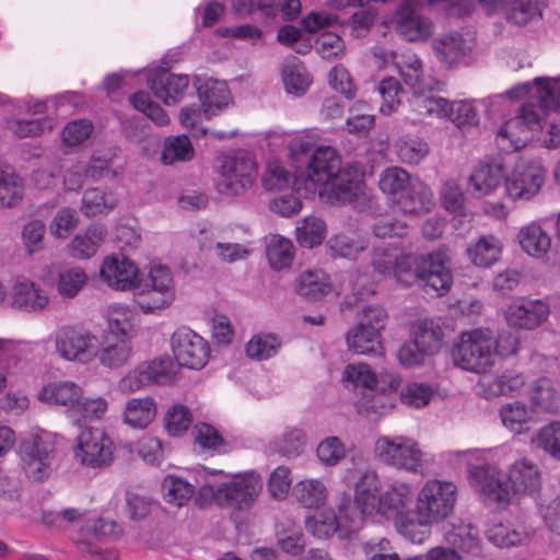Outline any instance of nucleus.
<instances>
[{
    "instance_id": "obj_56",
    "label": "nucleus",
    "mask_w": 560,
    "mask_h": 560,
    "mask_svg": "<svg viewBox=\"0 0 560 560\" xmlns=\"http://www.w3.org/2000/svg\"><path fill=\"white\" fill-rule=\"evenodd\" d=\"M376 90L383 100L381 113L389 115L395 112L400 105L404 93L400 82L394 77H388L378 83Z\"/></svg>"
},
{
    "instance_id": "obj_34",
    "label": "nucleus",
    "mask_w": 560,
    "mask_h": 560,
    "mask_svg": "<svg viewBox=\"0 0 560 560\" xmlns=\"http://www.w3.org/2000/svg\"><path fill=\"white\" fill-rule=\"evenodd\" d=\"M281 77L285 91L295 95L304 94L312 82L304 63L295 56L283 61Z\"/></svg>"
},
{
    "instance_id": "obj_9",
    "label": "nucleus",
    "mask_w": 560,
    "mask_h": 560,
    "mask_svg": "<svg viewBox=\"0 0 560 560\" xmlns=\"http://www.w3.org/2000/svg\"><path fill=\"white\" fill-rule=\"evenodd\" d=\"M133 290H137L135 301L144 313L167 307L175 296L171 269L161 264L151 265L147 279Z\"/></svg>"
},
{
    "instance_id": "obj_25",
    "label": "nucleus",
    "mask_w": 560,
    "mask_h": 560,
    "mask_svg": "<svg viewBox=\"0 0 560 560\" xmlns=\"http://www.w3.org/2000/svg\"><path fill=\"white\" fill-rule=\"evenodd\" d=\"M380 481L377 474L372 469L364 470L354 488V510L357 513H351L354 518H362L365 515H371L373 511L378 508V493Z\"/></svg>"
},
{
    "instance_id": "obj_39",
    "label": "nucleus",
    "mask_w": 560,
    "mask_h": 560,
    "mask_svg": "<svg viewBox=\"0 0 560 560\" xmlns=\"http://www.w3.org/2000/svg\"><path fill=\"white\" fill-rule=\"evenodd\" d=\"M445 541L453 549H457L462 556L478 555L480 551L478 534L471 525L453 526L445 533Z\"/></svg>"
},
{
    "instance_id": "obj_36",
    "label": "nucleus",
    "mask_w": 560,
    "mask_h": 560,
    "mask_svg": "<svg viewBox=\"0 0 560 560\" xmlns=\"http://www.w3.org/2000/svg\"><path fill=\"white\" fill-rule=\"evenodd\" d=\"M24 185L22 178L9 165H0V207L14 208L22 201Z\"/></svg>"
},
{
    "instance_id": "obj_45",
    "label": "nucleus",
    "mask_w": 560,
    "mask_h": 560,
    "mask_svg": "<svg viewBox=\"0 0 560 560\" xmlns=\"http://www.w3.org/2000/svg\"><path fill=\"white\" fill-rule=\"evenodd\" d=\"M505 177L500 164H486L470 175L469 183L475 191L487 195L495 189Z\"/></svg>"
},
{
    "instance_id": "obj_55",
    "label": "nucleus",
    "mask_w": 560,
    "mask_h": 560,
    "mask_svg": "<svg viewBox=\"0 0 560 560\" xmlns=\"http://www.w3.org/2000/svg\"><path fill=\"white\" fill-rule=\"evenodd\" d=\"M536 447L560 460V421H551L541 427L533 439Z\"/></svg>"
},
{
    "instance_id": "obj_8",
    "label": "nucleus",
    "mask_w": 560,
    "mask_h": 560,
    "mask_svg": "<svg viewBox=\"0 0 560 560\" xmlns=\"http://www.w3.org/2000/svg\"><path fill=\"white\" fill-rule=\"evenodd\" d=\"M257 178V164L253 156L238 151L225 155L218 167L215 187L221 195L240 196L249 189Z\"/></svg>"
},
{
    "instance_id": "obj_42",
    "label": "nucleus",
    "mask_w": 560,
    "mask_h": 560,
    "mask_svg": "<svg viewBox=\"0 0 560 560\" xmlns=\"http://www.w3.org/2000/svg\"><path fill=\"white\" fill-rule=\"evenodd\" d=\"M88 281V275L80 267L58 269L55 285L58 294L63 299H73Z\"/></svg>"
},
{
    "instance_id": "obj_6",
    "label": "nucleus",
    "mask_w": 560,
    "mask_h": 560,
    "mask_svg": "<svg viewBox=\"0 0 560 560\" xmlns=\"http://www.w3.org/2000/svg\"><path fill=\"white\" fill-rule=\"evenodd\" d=\"M452 358L463 370L486 373L494 363V335L489 328L462 332L452 349Z\"/></svg>"
},
{
    "instance_id": "obj_49",
    "label": "nucleus",
    "mask_w": 560,
    "mask_h": 560,
    "mask_svg": "<svg viewBox=\"0 0 560 560\" xmlns=\"http://www.w3.org/2000/svg\"><path fill=\"white\" fill-rule=\"evenodd\" d=\"M267 258L273 270L289 268L294 257V246L288 238L273 236L267 245Z\"/></svg>"
},
{
    "instance_id": "obj_31",
    "label": "nucleus",
    "mask_w": 560,
    "mask_h": 560,
    "mask_svg": "<svg viewBox=\"0 0 560 560\" xmlns=\"http://www.w3.org/2000/svg\"><path fill=\"white\" fill-rule=\"evenodd\" d=\"M443 329L433 319H418L411 325V339H413L423 352L433 355L443 342Z\"/></svg>"
},
{
    "instance_id": "obj_59",
    "label": "nucleus",
    "mask_w": 560,
    "mask_h": 560,
    "mask_svg": "<svg viewBox=\"0 0 560 560\" xmlns=\"http://www.w3.org/2000/svg\"><path fill=\"white\" fill-rule=\"evenodd\" d=\"M195 442L202 448L226 453L229 445L215 428L207 423H198L192 429Z\"/></svg>"
},
{
    "instance_id": "obj_16",
    "label": "nucleus",
    "mask_w": 560,
    "mask_h": 560,
    "mask_svg": "<svg viewBox=\"0 0 560 560\" xmlns=\"http://www.w3.org/2000/svg\"><path fill=\"white\" fill-rule=\"evenodd\" d=\"M468 477L472 487L483 495L485 501L502 509L512 502L510 489L501 479L495 466H474L469 469Z\"/></svg>"
},
{
    "instance_id": "obj_10",
    "label": "nucleus",
    "mask_w": 560,
    "mask_h": 560,
    "mask_svg": "<svg viewBox=\"0 0 560 560\" xmlns=\"http://www.w3.org/2000/svg\"><path fill=\"white\" fill-rule=\"evenodd\" d=\"M114 442L102 428L86 427L75 439L74 457L83 466L104 468L114 460Z\"/></svg>"
},
{
    "instance_id": "obj_32",
    "label": "nucleus",
    "mask_w": 560,
    "mask_h": 560,
    "mask_svg": "<svg viewBox=\"0 0 560 560\" xmlns=\"http://www.w3.org/2000/svg\"><path fill=\"white\" fill-rule=\"evenodd\" d=\"M517 238L522 249L535 258L545 257L551 247L550 235L535 222L522 228Z\"/></svg>"
},
{
    "instance_id": "obj_57",
    "label": "nucleus",
    "mask_w": 560,
    "mask_h": 560,
    "mask_svg": "<svg viewBox=\"0 0 560 560\" xmlns=\"http://www.w3.org/2000/svg\"><path fill=\"white\" fill-rule=\"evenodd\" d=\"M325 238V223L323 220L311 217L303 220L296 228V240L303 247L312 248L319 245Z\"/></svg>"
},
{
    "instance_id": "obj_2",
    "label": "nucleus",
    "mask_w": 560,
    "mask_h": 560,
    "mask_svg": "<svg viewBox=\"0 0 560 560\" xmlns=\"http://www.w3.org/2000/svg\"><path fill=\"white\" fill-rule=\"evenodd\" d=\"M535 93L523 104L515 117L509 119L498 131V138L508 139L514 150L523 148L541 129V118L548 110L560 107V93L545 79L536 78Z\"/></svg>"
},
{
    "instance_id": "obj_20",
    "label": "nucleus",
    "mask_w": 560,
    "mask_h": 560,
    "mask_svg": "<svg viewBox=\"0 0 560 560\" xmlns=\"http://www.w3.org/2000/svg\"><path fill=\"white\" fill-rule=\"evenodd\" d=\"M148 85L165 105H175L184 97L189 86V77L159 68L149 74Z\"/></svg>"
},
{
    "instance_id": "obj_37",
    "label": "nucleus",
    "mask_w": 560,
    "mask_h": 560,
    "mask_svg": "<svg viewBox=\"0 0 560 560\" xmlns=\"http://www.w3.org/2000/svg\"><path fill=\"white\" fill-rule=\"evenodd\" d=\"M156 416V405L154 400L147 396L142 398H131L127 401L124 420L132 428H147Z\"/></svg>"
},
{
    "instance_id": "obj_15",
    "label": "nucleus",
    "mask_w": 560,
    "mask_h": 560,
    "mask_svg": "<svg viewBox=\"0 0 560 560\" xmlns=\"http://www.w3.org/2000/svg\"><path fill=\"white\" fill-rule=\"evenodd\" d=\"M546 178V170L539 161L516 164L505 177V191L512 200H529L535 197Z\"/></svg>"
},
{
    "instance_id": "obj_51",
    "label": "nucleus",
    "mask_w": 560,
    "mask_h": 560,
    "mask_svg": "<svg viewBox=\"0 0 560 560\" xmlns=\"http://www.w3.org/2000/svg\"><path fill=\"white\" fill-rule=\"evenodd\" d=\"M411 110L418 118H444L446 109L451 108L448 100L441 96L413 95L410 100Z\"/></svg>"
},
{
    "instance_id": "obj_64",
    "label": "nucleus",
    "mask_w": 560,
    "mask_h": 560,
    "mask_svg": "<svg viewBox=\"0 0 560 560\" xmlns=\"http://www.w3.org/2000/svg\"><path fill=\"white\" fill-rule=\"evenodd\" d=\"M261 182L266 190L280 191L290 187L291 175L279 162H269Z\"/></svg>"
},
{
    "instance_id": "obj_58",
    "label": "nucleus",
    "mask_w": 560,
    "mask_h": 560,
    "mask_svg": "<svg viewBox=\"0 0 560 560\" xmlns=\"http://www.w3.org/2000/svg\"><path fill=\"white\" fill-rule=\"evenodd\" d=\"M152 384L166 385L174 382L179 365L171 357L153 360L144 365Z\"/></svg>"
},
{
    "instance_id": "obj_33",
    "label": "nucleus",
    "mask_w": 560,
    "mask_h": 560,
    "mask_svg": "<svg viewBox=\"0 0 560 560\" xmlns=\"http://www.w3.org/2000/svg\"><path fill=\"white\" fill-rule=\"evenodd\" d=\"M502 252V244L493 235H482L475 243L470 244L466 253L470 261L478 267L489 268L495 264Z\"/></svg>"
},
{
    "instance_id": "obj_60",
    "label": "nucleus",
    "mask_w": 560,
    "mask_h": 560,
    "mask_svg": "<svg viewBox=\"0 0 560 560\" xmlns=\"http://www.w3.org/2000/svg\"><path fill=\"white\" fill-rule=\"evenodd\" d=\"M342 380L351 383L354 387L377 389V378L368 364H349L346 366Z\"/></svg>"
},
{
    "instance_id": "obj_12",
    "label": "nucleus",
    "mask_w": 560,
    "mask_h": 560,
    "mask_svg": "<svg viewBox=\"0 0 560 560\" xmlns=\"http://www.w3.org/2000/svg\"><path fill=\"white\" fill-rule=\"evenodd\" d=\"M57 353L68 360L89 362L97 353V338L88 329L66 325L57 329L55 336Z\"/></svg>"
},
{
    "instance_id": "obj_14",
    "label": "nucleus",
    "mask_w": 560,
    "mask_h": 560,
    "mask_svg": "<svg viewBox=\"0 0 560 560\" xmlns=\"http://www.w3.org/2000/svg\"><path fill=\"white\" fill-rule=\"evenodd\" d=\"M174 359L179 366L199 370L210 358L209 342L194 330L178 328L171 338Z\"/></svg>"
},
{
    "instance_id": "obj_11",
    "label": "nucleus",
    "mask_w": 560,
    "mask_h": 560,
    "mask_svg": "<svg viewBox=\"0 0 560 560\" xmlns=\"http://www.w3.org/2000/svg\"><path fill=\"white\" fill-rule=\"evenodd\" d=\"M374 452L376 457L388 466L412 472L422 469V452L418 444L410 439L382 436L377 439Z\"/></svg>"
},
{
    "instance_id": "obj_35",
    "label": "nucleus",
    "mask_w": 560,
    "mask_h": 560,
    "mask_svg": "<svg viewBox=\"0 0 560 560\" xmlns=\"http://www.w3.org/2000/svg\"><path fill=\"white\" fill-rule=\"evenodd\" d=\"M106 230L103 225H91L84 234L75 235L69 244L70 255L77 259H88L95 255L103 244Z\"/></svg>"
},
{
    "instance_id": "obj_46",
    "label": "nucleus",
    "mask_w": 560,
    "mask_h": 560,
    "mask_svg": "<svg viewBox=\"0 0 560 560\" xmlns=\"http://www.w3.org/2000/svg\"><path fill=\"white\" fill-rule=\"evenodd\" d=\"M545 7V0H511L508 20L515 25L524 26L540 19Z\"/></svg>"
},
{
    "instance_id": "obj_62",
    "label": "nucleus",
    "mask_w": 560,
    "mask_h": 560,
    "mask_svg": "<svg viewBox=\"0 0 560 560\" xmlns=\"http://www.w3.org/2000/svg\"><path fill=\"white\" fill-rule=\"evenodd\" d=\"M399 74L404 82L413 88L421 89L423 84V66L417 55L404 57L402 61L397 62Z\"/></svg>"
},
{
    "instance_id": "obj_47",
    "label": "nucleus",
    "mask_w": 560,
    "mask_h": 560,
    "mask_svg": "<svg viewBox=\"0 0 560 560\" xmlns=\"http://www.w3.org/2000/svg\"><path fill=\"white\" fill-rule=\"evenodd\" d=\"M293 494L307 509H317L325 504L327 490L319 480H303L295 485Z\"/></svg>"
},
{
    "instance_id": "obj_63",
    "label": "nucleus",
    "mask_w": 560,
    "mask_h": 560,
    "mask_svg": "<svg viewBox=\"0 0 560 560\" xmlns=\"http://www.w3.org/2000/svg\"><path fill=\"white\" fill-rule=\"evenodd\" d=\"M165 429L171 435H180L192 422L190 410L183 405L173 406L164 418Z\"/></svg>"
},
{
    "instance_id": "obj_5",
    "label": "nucleus",
    "mask_w": 560,
    "mask_h": 560,
    "mask_svg": "<svg viewBox=\"0 0 560 560\" xmlns=\"http://www.w3.org/2000/svg\"><path fill=\"white\" fill-rule=\"evenodd\" d=\"M415 492L408 483L395 481L378 497V511L394 522L397 532L412 544H421L416 530Z\"/></svg>"
},
{
    "instance_id": "obj_27",
    "label": "nucleus",
    "mask_w": 560,
    "mask_h": 560,
    "mask_svg": "<svg viewBox=\"0 0 560 560\" xmlns=\"http://www.w3.org/2000/svg\"><path fill=\"white\" fill-rule=\"evenodd\" d=\"M82 388L70 381L49 383L42 388L38 398L51 405H59L69 408L72 412L82 398Z\"/></svg>"
},
{
    "instance_id": "obj_4",
    "label": "nucleus",
    "mask_w": 560,
    "mask_h": 560,
    "mask_svg": "<svg viewBox=\"0 0 560 560\" xmlns=\"http://www.w3.org/2000/svg\"><path fill=\"white\" fill-rule=\"evenodd\" d=\"M456 501V486L439 480L428 481L416 501V530L422 534L421 544L429 537L430 525L447 517Z\"/></svg>"
},
{
    "instance_id": "obj_22",
    "label": "nucleus",
    "mask_w": 560,
    "mask_h": 560,
    "mask_svg": "<svg viewBox=\"0 0 560 560\" xmlns=\"http://www.w3.org/2000/svg\"><path fill=\"white\" fill-rule=\"evenodd\" d=\"M341 156L330 145L315 148L307 164L306 178L313 184L323 185L343 168Z\"/></svg>"
},
{
    "instance_id": "obj_43",
    "label": "nucleus",
    "mask_w": 560,
    "mask_h": 560,
    "mask_svg": "<svg viewBox=\"0 0 560 560\" xmlns=\"http://www.w3.org/2000/svg\"><path fill=\"white\" fill-rule=\"evenodd\" d=\"M195 156V150L188 136H168L164 140L161 161L172 165L176 162H187Z\"/></svg>"
},
{
    "instance_id": "obj_53",
    "label": "nucleus",
    "mask_w": 560,
    "mask_h": 560,
    "mask_svg": "<svg viewBox=\"0 0 560 560\" xmlns=\"http://www.w3.org/2000/svg\"><path fill=\"white\" fill-rule=\"evenodd\" d=\"M281 341L273 334H258L246 343L245 351L248 358L262 361L273 357L280 349Z\"/></svg>"
},
{
    "instance_id": "obj_13",
    "label": "nucleus",
    "mask_w": 560,
    "mask_h": 560,
    "mask_svg": "<svg viewBox=\"0 0 560 560\" xmlns=\"http://www.w3.org/2000/svg\"><path fill=\"white\" fill-rule=\"evenodd\" d=\"M364 173L357 162L347 163L331 179L324 183L320 195L332 206L352 203L363 195Z\"/></svg>"
},
{
    "instance_id": "obj_54",
    "label": "nucleus",
    "mask_w": 560,
    "mask_h": 560,
    "mask_svg": "<svg viewBox=\"0 0 560 560\" xmlns=\"http://www.w3.org/2000/svg\"><path fill=\"white\" fill-rule=\"evenodd\" d=\"M329 249L334 256L355 259L357 256L366 249V242L360 236L338 234L328 242Z\"/></svg>"
},
{
    "instance_id": "obj_29",
    "label": "nucleus",
    "mask_w": 560,
    "mask_h": 560,
    "mask_svg": "<svg viewBox=\"0 0 560 560\" xmlns=\"http://www.w3.org/2000/svg\"><path fill=\"white\" fill-rule=\"evenodd\" d=\"M332 290L329 277L323 271L307 270L295 280V292L308 302L320 301Z\"/></svg>"
},
{
    "instance_id": "obj_3",
    "label": "nucleus",
    "mask_w": 560,
    "mask_h": 560,
    "mask_svg": "<svg viewBox=\"0 0 560 560\" xmlns=\"http://www.w3.org/2000/svg\"><path fill=\"white\" fill-rule=\"evenodd\" d=\"M262 489V482L254 472L237 474L218 486L203 485L200 498H209L221 509L230 510V518L238 524L253 508Z\"/></svg>"
},
{
    "instance_id": "obj_18",
    "label": "nucleus",
    "mask_w": 560,
    "mask_h": 560,
    "mask_svg": "<svg viewBox=\"0 0 560 560\" xmlns=\"http://www.w3.org/2000/svg\"><path fill=\"white\" fill-rule=\"evenodd\" d=\"M432 50L438 61L446 69L466 63L474 49V43L458 32H450L432 39Z\"/></svg>"
},
{
    "instance_id": "obj_1",
    "label": "nucleus",
    "mask_w": 560,
    "mask_h": 560,
    "mask_svg": "<svg viewBox=\"0 0 560 560\" xmlns=\"http://www.w3.org/2000/svg\"><path fill=\"white\" fill-rule=\"evenodd\" d=\"M450 257L444 248L427 255L407 254L395 260L394 277L405 287L419 284L429 293L443 295L453 283Z\"/></svg>"
},
{
    "instance_id": "obj_50",
    "label": "nucleus",
    "mask_w": 560,
    "mask_h": 560,
    "mask_svg": "<svg viewBox=\"0 0 560 560\" xmlns=\"http://www.w3.org/2000/svg\"><path fill=\"white\" fill-rule=\"evenodd\" d=\"M411 184L409 174L397 166L388 167L383 171L378 180L380 189L384 194L392 196L394 201H396L397 197L409 188Z\"/></svg>"
},
{
    "instance_id": "obj_28",
    "label": "nucleus",
    "mask_w": 560,
    "mask_h": 560,
    "mask_svg": "<svg viewBox=\"0 0 560 560\" xmlns=\"http://www.w3.org/2000/svg\"><path fill=\"white\" fill-rule=\"evenodd\" d=\"M394 202L401 212L415 215L428 213L434 206L432 192L421 183L411 184Z\"/></svg>"
},
{
    "instance_id": "obj_61",
    "label": "nucleus",
    "mask_w": 560,
    "mask_h": 560,
    "mask_svg": "<svg viewBox=\"0 0 560 560\" xmlns=\"http://www.w3.org/2000/svg\"><path fill=\"white\" fill-rule=\"evenodd\" d=\"M316 453L324 465L335 466L346 457V446L338 436H328L318 444Z\"/></svg>"
},
{
    "instance_id": "obj_44",
    "label": "nucleus",
    "mask_w": 560,
    "mask_h": 560,
    "mask_svg": "<svg viewBox=\"0 0 560 560\" xmlns=\"http://www.w3.org/2000/svg\"><path fill=\"white\" fill-rule=\"evenodd\" d=\"M529 398L535 406L545 411L553 413L560 410V396L547 377H540L533 384Z\"/></svg>"
},
{
    "instance_id": "obj_38",
    "label": "nucleus",
    "mask_w": 560,
    "mask_h": 560,
    "mask_svg": "<svg viewBox=\"0 0 560 560\" xmlns=\"http://www.w3.org/2000/svg\"><path fill=\"white\" fill-rule=\"evenodd\" d=\"M499 415L503 425L516 434L527 431L534 419V411L521 401L502 405Z\"/></svg>"
},
{
    "instance_id": "obj_30",
    "label": "nucleus",
    "mask_w": 560,
    "mask_h": 560,
    "mask_svg": "<svg viewBox=\"0 0 560 560\" xmlns=\"http://www.w3.org/2000/svg\"><path fill=\"white\" fill-rule=\"evenodd\" d=\"M339 516L332 510H325L318 515L307 517L305 526L307 532L313 536L324 539L334 535L340 525V520L346 518L350 523H354V516L348 514V508L346 505L339 506Z\"/></svg>"
},
{
    "instance_id": "obj_41",
    "label": "nucleus",
    "mask_w": 560,
    "mask_h": 560,
    "mask_svg": "<svg viewBox=\"0 0 560 560\" xmlns=\"http://www.w3.org/2000/svg\"><path fill=\"white\" fill-rule=\"evenodd\" d=\"M348 348L358 354H381V334H375L355 325L347 334Z\"/></svg>"
},
{
    "instance_id": "obj_24",
    "label": "nucleus",
    "mask_w": 560,
    "mask_h": 560,
    "mask_svg": "<svg viewBox=\"0 0 560 560\" xmlns=\"http://www.w3.org/2000/svg\"><path fill=\"white\" fill-rule=\"evenodd\" d=\"M508 480L514 494L534 495L541 488V476L538 467L525 458L511 465Z\"/></svg>"
},
{
    "instance_id": "obj_48",
    "label": "nucleus",
    "mask_w": 560,
    "mask_h": 560,
    "mask_svg": "<svg viewBox=\"0 0 560 560\" xmlns=\"http://www.w3.org/2000/svg\"><path fill=\"white\" fill-rule=\"evenodd\" d=\"M451 108L446 109L444 118L450 119L458 129L468 130L479 124V114L470 101H448Z\"/></svg>"
},
{
    "instance_id": "obj_26",
    "label": "nucleus",
    "mask_w": 560,
    "mask_h": 560,
    "mask_svg": "<svg viewBox=\"0 0 560 560\" xmlns=\"http://www.w3.org/2000/svg\"><path fill=\"white\" fill-rule=\"evenodd\" d=\"M12 307L25 312L43 311L49 298L35 282L27 279L16 281L10 293Z\"/></svg>"
},
{
    "instance_id": "obj_21",
    "label": "nucleus",
    "mask_w": 560,
    "mask_h": 560,
    "mask_svg": "<svg viewBox=\"0 0 560 560\" xmlns=\"http://www.w3.org/2000/svg\"><path fill=\"white\" fill-rule=\"evenodd\" d=\"M549 315V306L540 300H520L510 304L504 317L510 327L533 330Z\"/></svg>"
},
{
    "instance_id": "obj_19",
    "label": "nucleus",
    "mask_w": 560,
    "mask_h": 560,
    "mask_svg": "<svg viewBox=\"0 0 560 560\" xmlns=\"http://www.w3.org/2000/svg\"><path fill=\"white\" fill-rule=\"evenodd\" d=\"M100 276L104 283L117 291L133 290L139 282L137 265L124 255L105 257L101 266Z\"/></svg>"
},
{
    "instance_id": "obj_7",
    "label": "nucleus",
    "mask_w": 560,
    "mask_h": 560,
    "mask_svg": "<svg viewBox=\"0 0 560 560\" xmlns=\"http://www.w3.org/2000/svg\"><path fill=\"white\" fill-rule=\"evenodd\" d=\"M21 466L26 477L42 482L48 479L56 462V438L45 431L30 434L19 443Z\"/></svg>"
},
{
    "instance_id": "obj_17",
    "label": "nucleus",
    "mask_w": 560,
    "mask_h": 560,
    "mask_svg": "<svg viewBox=\"0 0 560 560\" xmlns=\"http://www.w3.org/2000/svg\"><path fill=\"white\" fill-rule=\"evenodd\" d=\"M396 32L408 42H425L434 25L429 18L421 15L413 0H404L394 16Z\"/></svg>"
},
{
    "instance_id": "obj_40",
    "label": "nucleus",
    "mask_w": 560,
    "mask_h": 560,
    "mask_svg": "<svg viewBox=\"0 0 560 560\" xmlns=\"http://www.w3.org/2000/svg\"><path fill=\"white\" fill-rule=\"evenodd\" d=\"M117 206V199L113 192H106L100 188H89L83 192L81 211L92 218L109 213Z\"/></svg>"
},
{
    "instance_id": "obj_52",
    "label": "nucleus",
    "mask_w": 560,
    "mask_h": 560,
    "mask_svg": "<svg viewBox=\"0 0 560 560\" xmlns=\"http://www.w3.org/2000/svg\"><path fill=\"white\" fill-rule=\"evenodd\" d=\"M164 500L175 506H183L194 494V487L179 477L166 476L161 485Z\"/></svg>"
},
{
    "instance_id": "obj_23",
    "label": "nucleus",
    "mask_w": 560,
    "mask_h": 560,
    "mask_svg": "<svg viewBox=\"0 0 560 560\" xmlns=\"http://www.w3.org/2000/svg\"><path fill=\"white\" fill-rule=\"evenodd\" d=\"M194 84L197 88L207 119L225 108L232 100L229 86L224 81L209 79L201 83L200 79L196 78Z\"/></svg>"
}]
</instances>
